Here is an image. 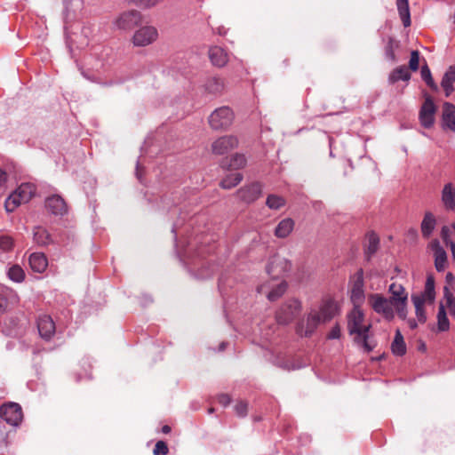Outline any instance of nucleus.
<instances>
[{
    "label": "nucleus",
    "instance_id": "f257e3e1",
    "mask_svg": "<svg viewBox=\"0 0 455 455\" xmlns=\"http://www.w3.org/2000/svg\"><path fill=\"white\" fill-rule=\"evenodd\" d=\"M371 324L365 320L363 311L359 307L353 309L347 315V329L354 343L363 352L372 351L377 342L371 331Z\"/></svg>",
    "mask_w": 455,
    "mask_h": 455
},
{
    "label": "nucleus",
    "instance_id": "f03ea898",
    "mask_svg": "<svg viewBox=\"0 0 455 455\" xmlns=\"http://www.w3.org/2000/svg\"><path fill=\"white\" fill-rule=\"evenodd\" d=\"M338 313L337 303L324 299L317 308H311L296 325V332L300 337H310L319 325L330 322Z\"/></svg>",
    "mask_w": 455,
    "mask_h": 455
},
{
    "label": "nucleus",
    "instance_id": "7ed1b4c3",
    "mask_svg": "<svg viewBox=\"0 0 455 455\" xmlns=\"http://www.w3.org/2000/svg\"><path fill=\"white\" fill-rule=\"evenodd\" d=\"M235 114L227 106L220 107L211 113L208 117L209 125L215 131L228 130L233 124Z\"/></svg>",
    "mask_w": 455,
    "mask_h": 455
},
{
    "label": "nucleus",
    "instance_id": "20e7f679",
    "mask_svg": "<svg viewBox=\"0 0 455 455\" xmlns=\"http://www.w3.org/2000/svg\"><path fill=\"white\" fill-rule=\"evenodd\" d=\"M302 310V304L297 299H289L282 304L275 313L279 324L287 325L291 323Z\"/></svg>",
    "mask_w": 455,
    "mask_h": 455
},
{
    "label": "nucleus",
    "instance_id": "39448f33",
    "mask_svg": "<svg viewBox=\"0 0 455 455\" xmlns=\"http://www.w3.org/2000/svg\"><path fill=\"white\" fill-rule=\"evenodd\" d=\"M367 302L372 310L390 321L394 318V304L381 294L371 293L367 297Z\"/></svg>",
    "mask_w": 455,
    "mask_h": 455
},
{
    "label": "nucleus",
    "instance_id": "423d86ee",
    "mask_svg": "<svg viewBox=\"0 0 455 455\" xmlns=\"http://www.w3.org/2000/svg\"><path fill=\"white\" fill-rule=\"evenodd\" d=\"M287 283L278 278L267 280L257 287L259 293L266 295L268 300L275 301L278 299L286 291Z\"/></svg>",
    "mask_w": 455,
    "mask_h": 455
},
{
    "label": "nucleus",
    "instance_id": "0eeeda50",
    "mask_svg": "<svg viewBox=\"0 0 455 455\" xmlns=\"http://www.w3.org/2000/svg\"><path fill=\"white\" fill-rule=\"evenodd\" d=\"M388 291L391 294L390 300L398 313L399 316L404 318L406 315L405 307L408 294L402 284L393 283L389 285Z\"/></svg>",
    "mask_w": 455,
    "mask_h": 455
},
{
    "label": "nucleus",
    "instance_id": "6e6552de",
    "mask_svg": "<svg viewBox=\"0 0 455 455\" xmlns=\"http://www.w3.org/2000/svg\"><path fill=\"white\" fill-rule=\"evenodd\" d=\"M158 37V31L154 26H144L135 31L132 43L135 46L144 47L153 44Z\"/></svg>",
    "mask_w": 455,
    "mask_h": 455
},
{
    "label": "nucleus",
    "instance_id": "1a4fd4ad",
    "mask_svg": "<svg viewBox=\"0 0 455 455\" xmlns=\"http://www.w3.org/2000/svg\"><path fill=\"white\" fill-rule=\"evenodd\" d=\"M291 262L280 255H274L267 265V272L272 278L282 277L291 269Z\"/></svg>",
    "mask_w": 455,
    "mask_h": 455
},
{
    "label": "nucleus",
    "instance_id": "9d476101",
    "mask_svg": "<svg viewBox=\"0 0 455 455\" xmlns=\"http://www.w3.org/2000/svg\"><path fill=\"white\" fill-rule=\"evenodd\" d=\"M21 407L16 403H9L0 407V417L8 424L17 426L22 419Z\"/></svg>",
    "mask_w": 455,
    "mask_h": 455
},
{
    "label": "nucleus",
    "instance_id": "9b49d317",
    "mask_svg": "<svg viewBox=\"0 0 455 455\" xmlns=\"http://www.w3.org/2000/svg\"><path fill=\"white\" fill-rule=\"evenodd\" d=\"M238 139L234 135H225L218 138L212 144V150L216 155H224L238 146Z\"/></svg>",
    "mask_w": 455,
    "mask_h": 455
},
{
    "label": "nucleus",
    "instance_id": "f8f14e48",
    "mask_svg": "<svg viewBox=\"0 0 455 455\" xmlns=\"http://www.w3.org/2000/svg\"><path fill=\"white\" fill-rule=\"evenodd\" d=\"M436 107L430 97L426 98L419 111V121L425 128H430L435 123Z\"/></svg>",
    "mask_w": 455,
    "mask_h": 455
},
{
    "label": "nucleus",
    "instance_id": "ddd939ff",
    "mask_svg": "<svg viewBox=\"0 0 455 455\" xmlns=\"http://www.w3.org/2000/svg\"><path fill=\"white\" fill-rule=\"evenodd\" d=\"M140 21V13L138 11H128L120 14L116 21L115 26L123 30L132 28Z\"/></svg>",
    "mask_w": 455,
    "mask_h": 455
},
{
    "label": "nucleus",
    "instance_id": "4468645a",
    "mask_svg": "<svg viewBox=\"0 0 455 455\" xmlns=\"http://www.w3.org/2000/svg\"><path fill=\"white\" fill-rule=\"evenodd\" d=\"M430 249L434 252L435 257V267L438 272H443L447 266V253L444 249L441 246L440 242L434 239L429 243Z\"/></svg>",
    "mask_w": 455,
    "mask_h": 455
},
{
    "label": "nucleus",
    "instance_id": "2eb2a0df",
    "mask_svg": "<svg viewBox=\"0 0 455 455\" xmlns=\"http://www.w3.org/2000/svg\"><path fill=\"white\" fill-rule=\"evenodd\" d=\"M37 328L40 336L49 340L55 333V323L51 316L44 315L37 320Z\"/></svg>",
    "mask_w": 455,
    "mask_h": 455
},
{
    "label": "nucleus",
    "instance_id": "dca6fc26",
    "mask_svg": "<svg viewBox=\"0 0 455 455\" xmlns=\"http://www.w3.org/2000/svg\"><path fill=\"white\" fill-rule=\"evenodd\" d=\"M18 295L11 288L0 285V314L5 312L10 306L17 304Z\"/></svg>",
    "mask_w": 455,
    "mask_h": 455
},
{
    "label": "nucleus",
    "instance_id": "f3484780",
    "mask_svg": "<svg viewBox=\"0 0 455 455\" xmlns=\"http://www.w3.org/2000/svg\"><path fill=\"white\" fill-rule=\"evenodd\" d=\"M442 125L444 130L455 132V105L450 102L443 104Z\"/></svg>",
    "mask_w": 455,
    "mask_h": 455
},
{
    "label": "nucleus",
    "instance_id": "a211bd4d",
    "mask_svg": "<svg viewBox=\"0 0 455 455\" xmlns=\"http://www.w3.org/2000/svg\"><path fill=\"white\" fill-rule=\"evenodd\" d=\"M45 207L54 215H64L68 212L64 199L58 195L49 196L45 201Z\"/></svg>",
    "mask_w": 455,
    "mask_h": 455
},
{
    "label": "nucleus",
    "instance_id": "6ab92c4d",
    "mask_svg": "<svg viewBox=\"0 0 455 455\" xmlns=\"http://www.w3.org/2000/svg\"><path fill=\"white\" fill-rule=\"evenodd\" d=\"M261 193V185L259 183H252L241 188L238 191V196L246 203H252L260 196Z\"/></svg>",
    "mask_w": 455,
    "mask_h": 455
},
{
    "label": "nucleus",
    "instance_id": "aec40b11",
    "mask_svg": "<svg viewBox=\"0 0 455 455\" xmlns=\"http://www.w3.org/2000/svg\"><path fill=\"white\" fill-rule=\"evenodd\" d=\"M441 201L447 211L455 210V185L451 182L446 183L441 192Z\"/></svg>",
    "mask_w": 455,
    "mask_h": 455
},
{
    "label": "nucleus",
    "instance_id": "412c9836",
    "mask_svg": "<svg viewBox=\"0 0 455 455\" xmlns=\"http://www.w3.org/2000/svg\"><path fill=\"white\" fill-rule=\"evenodd\" d=\"M350 299L354 305V307L361 308V305L365 299L363 282L362 278H358L350 291Z\"/></svg>",
    "mask_w": 455,
    "mask_h": 455
},
{
    "label": "nucleus",
    "instance_id": "4be33fe9",
    "mask_svg": "<svg viewBox=\"0 0 455 455\" xmlns=\"http://www.w3.org/2000/svg\"><path fill=\"white\" fill-rule=\"evenodd\" d=\"M436 219L431 212H426L420 224V230L424 238H429L436 227Z\"/></svg>",
    "mask_w": 455,
    "mask_h": 455
},
{
    "label": "nucleus",
    "instance_id": "5701e85b",
    "mask_svg": "<svg viewBox=\"0 0 455 455\" xmlns=\"http://www.w3.org/2000/svg\"><path fill=\"white\" fill-rule=\"evenodd\" d=\"M209 58L212 63L217 67H223L228 60V53L219 46L211 47L209 50Z\"/></svg>",
    "mask_w": 455,
    "mask_h": 455
},
{
    "label": "nucleus",
    "instance_id": "b1692460",
    "mask_svg": "<svg viewBox=\"0 0 455 455\" xmlns=\"http://www.w3.org/2000/svg\"><path fill=\"white\" fill-rule=\"evenodd\" d=\"M28 263L34 272L43 273L47 266L48 261L44 253L35 252L28 258Z\"/></svg>",
    "mask_w": 455,
    "mask_h": 455
},
{
    "label": "nucleus",
    "instance_id": "393cba45",
    "mask_svg": "<svg viewBox=\"0 0 455 455\" xmlns=\"http://www.w3.org/2000/svg\"><path fill=\"white\" fill-rule=\"evenodd\" d=\"M295 222L291 218L282 220L275 228V235L278 238H286L294 228Z\"/></svg>",
    "mask_w": 455,
    "mask_h": 455
},
{
    "label": "nucleus",
    "instance_id": "a878e982",
    "mask_svg": "<svg viewBox=\"0 0 455 455\" xmlns=\"http://www.w3.org/2000/svg\"><path fill=\"white\" fill-rule=\"evenodd\" d=\"M411 298H419L422 299V301L425 303H432L435 298L434 277L428 275L426 281L425 290L423 293H421L420 295H413Z\"/></svg>",
    "mask_w": 455,
    "mask_h": 455
},
{
    "label": "nucleus",
    "instance_id": "bb28decb",
    "mask_svg": "<svg viewBox=\"0 0 455 455\" xmlns=\"http://www.w3.org/2000/svg\"><path fill=\"white\" fill-rule=\"evenodd\" d=\"M23 204L28 203L35 194V187L29 183L21 184L14 192Z\"/></svg>",
    "mask_w": 455,
    "mask_h": 455
},
{
    "label": "nucleus",
    "instance_id": "cd10ccee",
    "mask_svg": "<svg viewBox=\"0 0 455 455\" xmlns=\"http://www.w3.org/2000/svg\"><path fill=\"white\" fill-rule=\"evenodd\" d=\"M411 79V73L405 66H399L395 68L389 75L388 81L390 84H395L400 80L409 81Z\"/></svg>",
    "mask_w": 455,
    "mask_h": 455
},
{
    "label": "nucleus",
    "instance_id": "c85d7f7f",
    "mask_svg": "<svg viewBox=\"0 0 455 455\" xmlns=\"http://www.w3.org/2000/svg\"><path fill=\"white\" fill-rule=\"evenodd\" d=\"M396 6L403 26L405 28L409 27L411 25V14L408 0H396Z\"/></svg>",
    "mask_w": 455,
    "mask_h": 455
},
{
    "label": "nucleus",
    "instance_id": "c756f323",
    "mask_svg": "<svg viewBox=\"0 0 455 455\" xmlns=\"http://www.w3.org/2000/svg\"><path fill=\"white\" fill-rule=\"evenodd\" d=\"M391 350L395 355H403L406 353V345L399 330L395 331V338L391 344Z\"/></svg>",
    "mask_w": 455,
    "mask_h": 455
},
{
    "label": "nucleus",
    "instance_id": "7c9ffc66",
    "mask_svg": "<svg viewBox=\"0 0 455 455\" xmlns=\"http://www.w3.org/2000/svg\"><path fill=\"white\" fill-rule=\"evenodd\" d=\"M34 240L37 244L42 246L48 245L52 241L48 231L41 227H37L34 229Z\"/></svg>",
    "mask_w": 455,
    "mask_h": 455
},
{
    "label": "nucleus",
    "instance_id": "2f4dec72",
    "mask_svg": "<svg viewBox=\"0 0 455 455\" xmlns=\"http://www.w3.org/2000/svg\"><path fill=\"white\" fill-rule=\"evenodd\" d=\"M243 180V175L239 172L227 175L221 181L220 186L225 189H230L238 185Z\"/></svg>",
    "mask_w": 455,
    "mask_h": 455
},
{
    "label": "nucleus",
    "instance_id": "473e14b6",
    "mask_svg": "<svg viewBox=\"0 0 455 455\" xmlns=\"http://www.w3.org/2000/svg\"><path fill=\"white\" fill-rule=\"evenodd\" d=\"M285 204L286 201L283 196L275 194L268 195L266 201V205L270 210L275 211L281 209L285 205Z\"/></svg>",
    "mask_w": 455,
    "mask_h": 455
},
{
    "label": "nucleus",
    "instance_id": "72a5a7b5",
    "mask_svg": "<svg viewBox=\"0 0 455 455\" xmlns=\"http://www.w3.org/2000/svg\"><path fill=\"white\" fill-rule=\"evenodd\" d=\"M437 327L440 331H445L449 330L450 323L447 318L445 307L443 304H440L439 310L437 313Z\"/></svg>",
    "mask_w": 455,
    "mask_h": 455
},
{
    "label": "nucleus",
    "instance_id": "f704fd0d",
    "mask_svg": "<svg viewBox=\"0 0 455 455\" xmlns=\"http://www.w3.org/2000/svg\"><path fill=\"white\" fill-rule=\"evenodd\" d=\"M204 87L208 92L215 94L222 91L224 84L220 78L211 77L206 81Z\"/></svg>",
    "mask_w": 455,
    "mask_h": 455
},
{
    "label": "nucleus",
    "instance_id": "c9c22d12",
    "mask_svg": "<svg viewBox=\"0 0 455 455\" xmlns=\"http://www.w3.org/2000/svg\"><path fill=\"white\" fill-rule=\"evenodd\" d=\"M411 300L415 307V312L418 321L419 323H425L427 320V315L423 308L425 302H423L422 299L419 298H411Z\"/></svg>",
    "mask_w": 455,
    "mask_h": 455
},
{
    "label": "nucleus",
    "instance_id": "e433bc0d",
    "mask_svg": "<svg viewBox=\"0 0 455 455\" xmlns=\"http://www.w3.org/2000/svg\"><path fill=\"white\" fill-rule=\"evenodd\" d=\"M8 276L16 283H20L25 278V272L19 265H13L8 270Z\"/></svg>",
    "mask_w": 455,
    "mask_h": 455
},
{
    "label": "nucleus",
    "instance_id": "4c0bfd02",
    "mask_svg": "<svg viewBox=\"0 0 455 455\" xmlns=\"http://www.w3.org/2000/svg\"><path fill=\"white\" fill-rule=\"evenodd\" d=\"M445 307H447L450 315L455 318V298L447 287H444Z\"/></svg>",
    "mask_w": 455,
    "mask_h": 455
},
{
    "label": "nucleus",
    "instance_id": "58836bf2",
    "mask_svg": "<svg viewBox=\"0 0 455 455\" xmlns=\"http://www.w3.org/2000/svg\"><path fill=\"white\" fill-rule=\"evenodd\" d=\"M379 243V239L376 234L371 233L368 235V245L366 249L368 256L374 254L378 251Z\"/></svg>",
    "mask_w": 455,
    "mask_h": 455
},
{
    "label": "nucleus",
    "instance_id": "ea45409f",
    "mask_svg": "<svg viewBox=\"0 0 455 455\" xmlns=\"http://www.w3.org/2000/svg\"><path fill=\"white\" fill-rule=\"evenodd\" d=\"M23 203L20 200H19V198L17 197V195L12 193L5 200V203H4L5 210L8 212H12L18 206H20Z\"/></svg>",
    "mask_w": 455,
    "mask_h": 455
},
{
    "label": "nucleus",
    "instance_id": "a19ab883",
    "mask_svg": "<svg viewBox=\"0 0 455 455\" xmlns=\"http://www.w3.org/2000/svg\"><path fill=\"white\" fill-rule=\"evenodd\" d=\"M246 159L243 155L235 154L230 160L229 166L233 169H240L245 166Z\"/></svg>",
    "mask_w": 455,
    "mask_h": 455
},
{
    "label": "nucleus",
    "instance_id": "79ce46f5",
    "mask_svg": "<svg viewBox=\"0 0 455 455\" xmlns=\"http://www.w3.org/2000/svg\"><path fill=\"white\" fill-rule=\"evenodd\" d=\"M234 410L238 417L243 418L248 413V403L246 401L240 400L235 403Z\"/></svg>",
    "mask_w": 455,
    "mask_h": 455
},
{
    "label": "nucleus",
    "instance_id": "37998d69",
    "mask_svg": "<svg viewBox=\"0 0 455 455\" xmlns=\"http://www.w3.org/2000/svg\"><path fill=\"white\" fill-rule=\"evenodd\" d=\"M455 82V66H451L444 73L441 84H453Z\"/></svg>",
    "mask_w": 455,
    "mask_h": 455
},
{
    "label": "nucleus",
    "instance_id": "c03bdc74",
    "mask_svg": "<svg viewBox=\"0 0 455 455\" xmlns=\"http://www.w3.org/2000/svg\"><path fill=\"white\" fill-rule=\"evenodd\" d=\"M82 36L84 39L80 42L81 46L87 45L89 44V40L93 33V28L90 25L84 26L81 30Z\"/></svg>",
    "mask_w": 455,
    "mask_h": 455
},
{
    "label": "nucleus",
    "instance_id": "a18cd8bd",
    "mask_svg": "<svg viewBox=\"0 0 455 455\" xmlns=\"http://www.w3.org/2000/svg\"><path fill=\"white\" fill-rule=\"evenodd\" d=\"M13 241L9 235H0V250L3 251H8L12 248Z\"/></svg>",
    "mask_w": 455,
    "mask_h": 455
},
{
    "label": "nucleus",
    "instance_id": "49530a36",
    "mask_svg": "<svg viewBox=\"0 0 455 455\" xmlns=\"http://www.w3.org/2000/svg\"><path fill=\"white\" fill-rule=\"evenodd\" d=\"M419 67V52L418 51H412L411 52V58L409 61V68L411 71H417Z\"/></svg>",
    "mask_w": 455,
    "mask_h": 455
},
{
    "label": "nucleus",
    "instance_id": "de8ad7c7",
    "mask_svg": "<svg viewBox=\"0 0 455 455\" xmlns=\"http://www.w3.org/2000/svg\"><path fill=\"white\" fill-rule=\"evenodd\" d=\"M131 3L140 8L149 9L156 6L158 0H131Z\"/></svg>",
    "mask_w": 455,
    "mask_h": 455
},
{
    "label": "nucleus",
    "instance_id": "09e8293b",
    "mask_svg": "<svg viewBox=\"0 0 455 455\" xmlns=\"http://www.w3.org/2000/svg\"><path fill=\"white\" fill-rule=\"evenodd\" d=\"M169 451L168 446L165 442L158 441L156 442L153 453L154 455H166Z\"/></svg>",
    "mask_w": 455,
    "mask_h": 455
},
{
    "label": "nucleus",
    "instance_id": "8fccbe9b",
    "mask_svg": "<svg viewBox=\"0 0 455 455\" xmlns=\"http://www.w3.org/2000/svg\"><path fill=\"white\" fill-rule=\"evenodd\" d=\"M385 54H386V58L387 60H391L392 62L396 61V58H395V51H394V44L391 40L388 42L387 45L386 46Z\"/></svg>",
    "mask_w": 455,
    "mask_h": 455
},
{
    "label": "nucleus",
    "instance_id": "3c124183",
    "mask_svg": "<svg viewBox=\"0 0 455 455\" xmlns=\"http://www.w3.org/2000/svg\"><path fill=\"white\" fill-rule=\"evenodd\" d=\"M441 236H442V239L443 241V243H445V245L447 246H451V243H455L450 237V234H449V228L444 226L441 229Z\"/></svg>",
    "mask_w": 455,
    "mask_h": 455
},
{
    "label": "nucleus",
    "instance_id": "603ef678",
    "mask_svg": "<svg viewBox=\"0 0 455 455\" xmlns=\"http://www.w3.org/2000/svg\"><path fill=\"white\" fill-rule=\"evenodd\" d=\"M340 335H341V331H340V327L339 324H335L330 331V332L328 333V339H339L340 338Z\"/></svg>",
    "mask_w": 455,
    "mask_h": 455
},
{
    "label": "nucleus",
    "instance_id": "864d4df0",
    "mask_svg": "<svg viewBox=\"0 0 455 455\" xmlns=\"http://www.w3.org/2000/svg\"><path fill=\"white\" fill-rule=\"evenodd\" d=\"M219 403L227 407L231 403V397L228 394H220L217 397Z\"/></svg>",
    "mask_w": 455,
    "mask_h": 455
},
{
    "label": "nucleus",
    "instance_id": "5fc2aeb1",
    "mask_svg": "<svg viewBox=\"0 0 455 455\" xmlns=\"http://www.w3.org/2000/svg\"><path fill=\"white\" fill-rule=\"evenodd\" d=\"M421 77L426 82L427 80H430L432 78L431 71L427 64L423 65L421 67Z\"/></svg>",
    "mask_w": 455,
    "mask_h": 455
},
{
    "label": "nucleus",
    "instance_id": "6e6d98bb",
    "mask_svg": "<svg viewBox=\"0 0 455 455\" xmlns=\"http://www.w3.org/2000/svg\"><path fill=\"white\" fill-rule=\"evenodd\" d=\"M441 85H442V87L444 90L446 97H449L452 93V92L454 91L453 84H441Z\"/></svg>",
    "mask_w": 455,
    "mask_h": 455
},
{
    "label": "nucleus",
    "instance_id": "4d7b16f0",
    "mask_svg": "<svg viewBox=\"0 0 455 455\" xmlns=\"http://www.w3.org/2000/svg\"><path fill=\"white\" fill-rule=\"evenodd\" d=\"M7 180V173L0 168V187H3Z\"/></svg>",
    "mask_w": 455,
    "mask_h": 455
},
{
    "label": "nucleus",
    "instance_id": "13d9d810",
    "mask_svg": "<svg viewBox=\"0 0 455 455\" xmlns=\"http://www.w3.org/2000/svg\"><path fill=\"white\" fill-rule=\"evenodd\" d=\"M407 236L408 237H411L412 239H416L418 237V231L416 228H410L408 231H407Z\"/></svg>",
    "mask_w": 455,
    "mask_h": 455
},
{
    "label": "nucleus",
    "instance_id": "bf43d9fd",
    "mask_svg": "<svg viewBox=\"0 0 455 455\" xmlns=\"http://www.w3.org/2000/svg\"><path fill=\"white\" fill-rule=\"evenodd\" d=\"M426 84L433 90L436 91L437 90V85L435 84V83L434 82L433 78H431L430 80H427L426 81Z\"/></svg>",
    "mask_w": 455,
    "mask_h": 455
},
{
    "label": "nucleus",
    "instance_id": "052dcab7",
    "mask_svg": "<svg viewBox=\"0 0 455 455\" xmlns=\"http://www.w3.org/2000/svg\"><path fill=\"white\" fill-rule=\"evenodd\" d=\"M445 278H446V282L451 283V282H452L454 280V275L451 273L449 272V273L446 274V277Z\"/></svg>",
    "mask_w": 455,
    "mask_h": 455
},
{
    "label": "nucleus",
    "instance_id": "680f3d73",
    "mask_svg": "<svg viewBox=\"0 0 455 455\" xmlns=\"http://www.w3.org/2000/svg\"><path fill=\"white\" fill-rule=\"evenodd\" d=\"M162 432L164 434H169L171 432V427L168 425H165L162 427Z\"/></svg>",
    "mask_w": 455,
    "mask_h": 455
},
{
    "label": "nucleus",
    "instance_id": "e2e57ef3",
    "mask_svg": "<svg viewBox=\"0 0 455 455\" xmlns=\"http://www.w3.org/2000/svg\"><path fill=\"white\" fill-rule=\"evenodd\" d=\"M450 249L451 251L452 259L455 261V243H451V246H450Z\"/></svg>",
    "mask_w": 455,
    "mask_h": 455
},
{
    "label": "nucleus",
    "instance_id": "0e129e2a",
    "mask_svg": "<svg viewBox=\"0 0 455 455\" xmlns=\"http://www.w3.org/2000/svg\"><path fill=\"white\" fill-rule=\"evenodd\" d=\"M226 347H227V342L222 341V342L220 344L219 351H223V350H225Z\"/></svg>",
    "mask_w": 455,
    "mask_h": 455
},
{
    "label": "nucleus",
    "instance_id": "69168bd1",
    "mask_svg": "<svg viewBox=\"0 0 455 455\" xmlns=\"http://www.w3.org/2000/svg\"><path fill=\"white\" fill-rule=\"evenodd\" d=\"M409 324H410V327H411V329H414V328H416V327H417V323H416L414 320H410V321H409Z\"/></svg>",
    "mask_w": 455,
    "mask_h": 455
},
{
    "label": "nucleus",
    "instance_id": "338daca9",
    "mask_svg": "<svg viewBox=\"0 0 455 455\" xmlns=\"http://www.w3.org/2000/svg\"><path fill=\"white\" fill-rule=\"evenodd\" d=\"M136 175H137V178L140 180H141V177H140V165H139V163L137 164V167H136Z\"/></svg>",
    "mask_w": 455,
    "mask_h": 455
},
{
    "label": "nucleus",
    "instance_id": "774afa93",
    "mask_svg": "<svg viewBox=\"0 0 455 455\" xmlns=\"http://www.w3.org/2000/svg\"><path fill=\"white\" fill-rule=\"evenodd\" d=\"M208 412H209V413H213V412H214V408L211 407V408L208 410Z\"/></svg>",
    "mask_w": 455,
    "mask_h": 455
}]
</instances>
